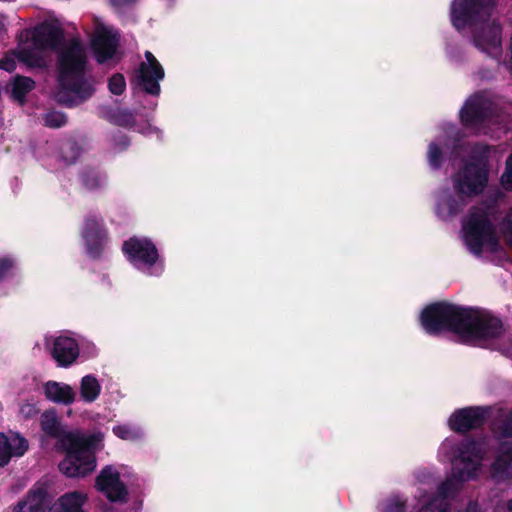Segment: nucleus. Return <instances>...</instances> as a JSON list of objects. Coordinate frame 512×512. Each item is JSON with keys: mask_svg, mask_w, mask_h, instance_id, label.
I'll return each mask as SVG.
<instances>
[{"mask_svg": "<svg viewBox=\"0 0 512 512\" xmlns=\"http://www.w3.org/2000/svg\"><path fill=\"white\" fill-rule=\"evenodd\" d=\"M484 103L481 97L475 96L469 99L461 110V120L466 126L485 125L491 120L483 111Z\"/></svg>", "mask_w": 512, "mask_h": 512, "instance_id": "f3484780", "label": "nucleus"}, {"mask_svg": "<svg viewBox=\"0 0 512 512\" xmlns=\"http://www.w3.org/2000/svg\"><path fill=\"white\" fill-rule=\"evenodd\" d=\"M441 151L435 143H431L428 149V161L431 167L438 168L440 166Z\"/></svg>", "mask_w": 512, "mask_h": 512, "instance_id": "cd10ccee", "label": "nucleus"}, {"mask_svg": "<svg viewBox=\"0 0 512 512\" xmlns=\"http://www.w3.org/2000/svg\"><path fill=\"white\" fill-rule=\"evenodd\" d=\"M462 238L474 255L499 254L501 247L492 224V213L487 208H473L462 225Z\"/></svg>", "mask_w": 512, "mask_h": 512, "instance_id": "0eeeda50", "label": "nucleus"}, {"mask_svg": "<svg viewBox=\"0 0 512 512\" xmlns=\"http://www.w3.org/2000/svg\"><path fill=\"white\" fill-rule=\"evenodd\" d=\"M161 271H162V267H158L157 268V273H161Z\"/></svg>", "mask_w": 512, "mask_h": 512, "instance_id": "ea45409f", "label": "nucleus"}, {"mask_svg": "<svg viewBox=\"0 0 512 512\" xmlns=\"http://www.w3.org/2000/svg\"><path fill=\"white\" fill-rule=\"evenodd\" d=\"M84 238L87 244L88 253L93 257L97 256L99 248L103 245L105 234L100 229L99 223L96 220L86 221Z\"/></svg>", "mask_w": 512, "mask_h": 512, "instance_id": "412c9836", "label": "nucleus"}, {"mask_svg": "<svg viewBox=\"0 0 512 512\" xmlns=\"http://www.w3.org/2000/svg\"><path fill=\"white\" fill-rule=\"evenodd\" d=\"M52 355L61 366H69L79 355V347L75 339L58 336L53 339Z\"/></svg>", "mask_w": 512, "mask_h": 512, "instance_id": "2eb2a0df", "label": "nucleus"}, {"mask_svg": "<svg viewBox=\"0 0 512 512\" xmlns=\"http://www.w3.org/2000/svg\"><path fill=\"white\" fill-rule=\"evenodd\" d=\"M495 0H454L451 20L457 30L473 27L475 46L492 57L501 54V27L488 21Z\"/></svg>", "mask_w": 512, "mask_h": 512, "instance_id": "7ed1b4c3", "label": "nucleus"}, {"mask_svg": "<svg viewBox=\"0 0 512 512\" xmlns=\"http://www.w3.org/2000/svg\"><path fill=\"white\" fill-rule=\"evenodd\" d=\"M42 430L50 437L58 439L66 449V457L59 464L62 473L68 477H84L96 468L95 451L102 448L103 435H84L64 429L54 411L41 415Z\"/></svg>", "mask_w": 512, "mask_h": 512, "instance_id": "f03ea898", "label": "nucleus"}, {"mask_svg": "<svg viewBox=\"0 0 512 512\" xmlns=\"http://www.w3.org/2000/svg\"><path fill=\"white\" fill-rule=\"evenodd\" d=\"M483 446L484 442L467 441L458 448V455L452 461V477L440 486L438 494L433 499L418 496V503L422 505L419 512L448 510V500L454 496L460 483L477 476L483 459Z\"/></svg>", "mask_w": 512, "mask_h": 512, "instance_id": "39448f33", "label": "nucleus"}, {"mask_svg": "<svg viewBox=\"0 0 512 512\" xmlns=\"http://www.w3.org/2000/svg\"><path fill=\"white\" fill-rule=\"evenodd\" d=\"M113 433L124 440H134L141 436V431L138 428L130 427L128 425H118L113 428Z\"/></svg>", "mask_w": 512, "mask_h": 512, "instance_id": "b1692460", "label": "nucleus"}, {"mask_svg": "<svg viewBox=\"0 0 512 512\" xmlns=\"http://www.w3.org/2000/svg\"><path fill=\"white\" fill-rule=\"evenodd\" d=\"M44 394L48 400L66 405L73 403L76 397L70 385L56 381H48L44 385Z\"/></svg>", "mask_w": 512, "mask_h": 512, "instance_id": "6ab92c4d", "label": "nucleus"}, {"mask_svg": "<svg viewBox=\"0 0 512 512\" xmlns=\"http://www.w3.org/2000/svg\"><path fill=\"white\" fill-rule=\"evenodd\" d=\"M493 476L503 479L512 476V444L505 442L501 445L500 454L492 466Z\"/></svg>", "mask_w": 512, "mask_h": 512, "instance_id": "aec40b11", "label": "nucleus"}, {"mask_svg": "<svg viewBox=\"0 0 512 512\" xmlns=\"http://www.w3.org/2000/svg\"><path fill=\"white\" fill-rule=\"evenodd\" d=\"M31 42L19 47L17 57L30 67H44L50 61L48 50L53 49L62 38L60 25L55 21H45L31 32Z\"/></svg>", "mask_w": 512, "mask_h": 512, "instance_id": "6e6552de", "label": "nucleus"}, {"mask_svg": "<svg viewBox=\"0 0 512 512\" xmlns=\"http://www.w3.org/2000/svg\"><path fill=\"white\" fill-rule=\"evenodd\" d=\"M87 494L82 491H71L60 496L47 510V512H82L87 502Z\"/></svg>", "mask_w": 512, "mask_h": 512, "instance_id": "a211bd4d", "label": "nucleus"}, {"mask_svg": "<svg viewBox=\"0 0 512 512\" xmlns=\"http://www.w3.org/2000/svg\"><path fill=\"white\" fill-rule=\"evenodd\" d=\"M146 61L143 62L139 70V82L143 89L152 95H158L160 92L159 82L164 77V70L150 51L145 53Z\"/></svg>", "mask_w": 512, "mask_h": 512, "instance_id": "f8f14e48", "label": "nucleus"}, {"mask_svg": "<svg viewBox=\"0 0 512 512\" xmlns=\"http://www.w3.org/2000/svg\"><path fill=\"white\" fill-rule=\"evenodd\" d=\"M28 447L27 439L19 433H0V467L6 466L13 458L22 457Z\"/></svg>", "mask_w": 512, "mask_h": 512, "instance_id": "ddd939ff", "label": "nucleus"}, {"mask_svg": "<svg viewBox=\"0 0 512 512\" xmlns=\"http://www.w3.org/2000/svg\"><path fill=\"white\" fill-rule=\"evenodd\" d=\"M79 390L84 402L93 403L101 393V385L94 375H85L80 381Z\"/></svg>", "mask_w": 512, "mask_h": 512, "instance_id": "4be33fe9", "label": "nucleus"}, {"mask_svg": "<svg viewBox=\"0 0 512 512\" xmlns=\"http://www.w3.org/2000/svg\"><path fill=\"white\" fill-rule=\"evenodd\" d=\"M382 512H405V503L398 496L389 498L381 507Z\"/></svg>", "mask_w": 512, "mask_h": 512, "instance_id": "393cba45", "label": "nucleus"}, {"mask_svg": "<svg viewBox=\"0 0 512 512\" xmlns=\"http://www.w3.org/2000/svg\"><path fill=\"white\" fill-rule=\"evenodd\" d=\"M47 504V490L44 486L33 487L25 498L20 500L12 512H44Z\"/></svg>", "mask_w": 512, "mask_h": 512, "instance_id": "dca6fc26", "label": "nucleus"}, {"mask_svg": "<svg viewBox=\"0 0 512 512\" xmlns=\"http://www.w3.org/2000/svg\"><path fill=\"white\" fill-rule=\"evenodd\" d=\"M476 163L467 165L454 179L455 195L444 192L440 195L437 204V214L442 219H448L455 215L464 205V197L478 194L483 190L487 182V171L484 157L488 148L482 147Z\"/></svg>", "mask_w": 512, "mask_h": 512, "instance_id": "423d86ee", "label": "nucleus"}, {"mask_svg": "<svg viewBox=\"0 0 512 512\" xmlns=\"http://www.w3.org/2000/svg\"><path fill=\"white\" fill-rule=\"evenodd\" d=\"M13 263L11 260L3 259L0 260V280L7 275L9 270L12 268Z\"/></svg>", "mask_w": 512, "mask_h": 512, "instance_id": "72a5a7b5", "label": "nucleus"}, {"mask_svg": "<svg viewBox=\"0 0 512 512\" xmlns=\"http://www.w3.org/2000/svg\"><path fill=\"white\" fill-rule=\"evenodd\" d=\"M127 468L108 465L96 478V488L110 501L122 502L126 499L127 489L122 478L128 477Z\"/></svg>", "mask_w": 512, "mask_h": 512, "instance_id": "1a4fd4ad", "label": "nucleus"}, {"mask_svg": "<svg viewBox=\"0 0 512 512\" xmlns=\"http://www.w3.org/2000/svg\"><path fill=\"white\" fill-rule=\"evenodd\" d=\"M501 183L505 189H512V155L506 161V169L501 177Z\"/></svg>", "mask_w": 512, "mask_h": 512, "instance_id": "c85d7f7f", "label": "nucleus"}, {"mask_svg": "<svg viewBox=\"0 0 512 512\" xmlns=\"http://www.w3.org/2000/svg\"><path fill=\"white\" fill-rule=\"evenodd\" d=\"M37 412H38V409L34 403L27 402V403L22 404L20 407V413L26 418L36 415Z\"/></svg>", "mask_w": 512, "mask_h": 512, "instance_id": "7c9ffc66", "label": "nucleus"}, {"mask_svg": "<svg viewBox=\"0 0 512 512\" xmlns=\"http://www.w3.org/2000/svg\"><path fill=\"white\" fill-rule=\"evenodd\" d=\"M501 230L508 240L512 242V210L505 217Z\"/></svg>", "mask_w": 512, "mask_h": 512, "instance_id": "c756f323", "label": "nucleus"}, {"mask_svg": "<svg viewBox=\"0 0 512 512\" xmlns=\"http://www.w3.org/2000/svg\"><path fill=\"white\" fill-rule=\"evenodd\" d=\"M449 448H452V442L450 440H446L442 445H441V451H447Z\"/></svg>", "mask_w": 512, "mask_h": 512, "instance_id": "e433bc0d", "label": "nucleus"}, {"mask_svg": "<svg viewBox=\"0 0 512 512\" xmlns=\"http://www.w3.org/2000/svg\"><path fill=\"white\" fill-rule=\"evenodd\" d=\"M508 509H509V511H512V500L509 501V503H508Z\"/></svg>", "mask_w": 512, "mask_h": 512, "instance_id": "58836bf2", "label": "nucleus"}, {"mask_svg": "<svg viewBox=\"0 0 512 512\" xmlns=\"http://www.w3.org/2000/svg\"><path fill=\"white\" fill-rule=\"evenodd\" d=\"M66 123V117L61 112H50L47 113L45 116V124L46 126L52 127V128H58L63 126Z\"/></svg>", "mask_w": 512, "mask_h": 512, "instance_id": "bb28decb", "label": "nucleus"}, {"mask_svg": "<svg viewBox=\"0 0 512 512\" xmlns=\"http://www.w3.org/2000/svg\"><path fill=\"white\" fill-rule=\"evenodd\" d=\"M137 0H111L115 6H125L136 2Z\"/></svg>", "mask_w": 512, "mask_h": 512, "instance_id": "c9c22d12", "label": "nucleus"}, {"mask_svg": "<svg viewBox=\"0 0 512 512\" xmlns=\"http://www.w3.org/2000/svg\"><path fill=\"white\" fill-rule=\"evenodd\" d=\"M466 512H478L477 505H475V504L469 505Z\"/></svg>", "mask_w": 512, "mask_h": 512, "instance_id": "4c0bfd02", "label": "nucleus"}, {"mask_svg": "<svg viewBox=\"0 0 512 512\" xmlns=\"http://www.w3.org/2000/svg\"><path fill=\"white\" fill-rule=\"evenodd\" d=\"M421 325L429 334L444 330L457 334L463 342L483 345L502 333L501 321L486 312L462 308L448 303H436L421 313Z\"/></svg>", "mask_w": 512, "mask_h": 512, "instance_id": "f257e3e1", "label": "nucleus"}, {"mask_svg": "<svg viewBox=\"0 0 512 512\" xmlns=\"http://www.w3.org/2000/svg\"><path fill=\"white\" fill-rule=\"evenodd\" d=\"M15 68H16V62L12 56H6V57L0 59V69L11 72V71L15 70Z\"/></svg>", "mask_w": 512, "mask_h": 512, "instance_id": "2f4dec72", "label": "nucleus"}, {"mask_svg": "<svg viewBox=\"0 0 512 512\" xmlns=\"http://www.w3.org/2000/svg\"><path fill=\"white\" fill-rule=\"evenodd\" d=\"M34 87V82L28 77H16L12 83L13 97L22 102L24 96L30 92Z\"/></svg>", "mask_w": 512, "mask_h": 512, "instance_id": "5701e85b", "label": "nucleus"}, {"mask_svg": "<svg viewBox=\"0 0 512 512\" xmlns=\"http://www.w3.org/2000/svg\"><path fill=\"white\" fill-rule=\"evenodd\" d=\"M132 120H133L132 114L129 112H126V111L120 112L119 115L117 116V122L123 126L130 125L132 123Z\"/></svg>", "mask_w": 512, "mask_h": 512, "instance_id": "473e14b6", "label": "nucleus"}, {"mask_svg": "<svg viewBox=\"0 0 512 512\" xmlns=\"http://www.w3.org/2000/svg\"><path fill=\"white\" fill-rule=\"evenodd\" d=\"M502 434L505 436H512V414L509 421L503 427Z\"/></svg>", "mask_w": 512, "mask_h": 512, "instance_id": "f704fd0d", "label": "nucleus"}, {"mask_svg": "<svg viewBox=\"0 0 512 512\" xmlns=\"http://www.w3.org/2000/svg\"><path fill=\"white\" fill-rule=\"evenodd\" d=\"M486 415L487 410L480 407L460 409L450 417L449 425L454 431L464 432L481 425Z\"/></svg>", "mask_w": 512, "mask_h": 512, "instance_id": "4468645a", "label": "nucleus"}, {"mask_svg": "<svg viewBox=\"0 0 512 512\" xmlns=\"http://www.w3.org/2000/svg\"><path fill=\"white\" fill-rule=\"evenodd\" d=\"M118 33L110 26L97 23L92 38V48L99 63L110 59L116 52Z\"/></svg>", "mask_w": 512, "mask_h": 512, "instance_id": "9b49d317", "label": "nucleus"}, {"mask_svg": "<svg viewBox=\"0 0 512 512\" xmlns=\"http://www.w3.org/2000/svg\"><path fill=\"white\" fill-rule=\"evenodd\" d=\"M126 87V82L121 74L113 75L109 80V90L115 95L123 93Z\"/></svg>", "mask_w": 512, "mask_h": 512, "instance_id": "a878e982", "label": "nucleus"}, {"mask_svg": "<svg viewBox=\"0 0 512 512\" xmlns=\"http://www.w3.org/2000/svg\"><path fill=\"white\" fill-rule=\"evenodd\" d=\"M86 53L76 39L67 42L59 51L57 101L67 106L77 105L94 92L93 85L84 77Z\"/></svg>", "mask_w": 512, "mask_h": 512, "instance_id": "20e7f679", "label": "nucleus"}, {"mask_svg": "<svg viewBox=\"0 0 512 512\" xmlns=\"http://www.w3.org/2000/svg\"><path fill=\"white\" fill-rule=\"evenodd\" d=\"M123 251L139 269L149 268L158 259L157 249L148 239L130 238L123 244Z\"/></svg>", "mask_w": 512, "mask_h": 512, "instance_id": "9d476101", "label": "nucleus"}]
</instances>
